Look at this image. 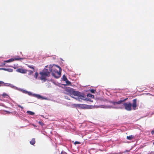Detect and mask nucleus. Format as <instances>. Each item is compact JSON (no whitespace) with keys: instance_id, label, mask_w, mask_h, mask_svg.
<instances>
[{"instance_id":"2eb2a0df","label":"nucleus","mask_w":154,"mask_h":154,"mask_svg":"<svg viewBox=\"0 0 154 154\" xmlns=\"http://www.w3.org/2000/svg\"><path fill=\"white\" fill-rule=\"evenodd\" d=\"M27 71H28L29 72V73H28V74L29 75H31L33 74V72H34L35 71H34V70H33L32 71L30 70H27Z\"/></svg>"},{"instance_id":"0eeeda50","label":"nucleus","mask_w":154,"mask_h":154,"mask_svg":"<svg viewBox=\"0 0 154 154\" xmlns=\"http://www.w3.org/2000/svg\"><path fill=\"white\" fill-rule=\"evenodd\" d=\"M128 98H127L125 99H123V98H121V99L117 102L115 101H112L111 103L114 105H115L116 104H120L122 103L123 102L126 101Z\"/></svg>"},{"instance_id":"20e7f679","label":"nucleus","mask_w":154,"mask_h":154,"mask_svg":"<svg viewBox=\"0 0 154 154\" xmlns=\"http://www.w3.org/2000/svg\"><path fill=\"white\" fill-rule=\"evenodd\" d=\"M39 74L41 76L40 79L43 80L44 82L47 80L46 77H49L50 75V72L48 71V69H44L42 72H40Z\"/></svg>"},{"instance_id":"aec40b11","label":"nucleus","mask_w":154,"mask_h":154,"mask_svg":"<svg viewBox=\"0 0 154 154\" xmlns=\"http://www.w3.org/2000/svg\"><path fill=\"white\" fill-rule=\"evenodd\" d=\"M28 66L29 68L32 69H33V70H34V71H35L34 68L33 67V66H30V65H29Z\"/></svg>"},{"instance_id":"5701e85b","label":"nucleus","mask_w":154,"mask_h":154,"mask_svg":"<svg viewBox=\"0 0 154 154\" xmlns=\"http://www.w3.org/2000/svg\"><path fill=\"white\" fill-rule=\"evenodd\" d=\"M4 85V82L2 81H0V86Z\"/></svg>"},{"instance_id":"b1692460","label":"nucleus","mask_w":154,"mask_h":154,"mask_svg":"<svg viewBox=\"0 0 154 154\" xmlns=\"http://www.w3.org/2000/svg\"><path fill=\"white\" fill-rule=\"evenodd\" d=\"M74 143L76 144H80V143L79 142H78V141H75Z\"/></svg>"},{"instance_id":"393cba45","label":"nucleus","mask_w":154,"mask_h":154,"mask_svg":"<svg viewBox=\"0 0 154 154\" xmlns=\"http://www.w3.org/2000/svg\"><path fill=\"white\" fill-rule=\"evenodd\" d=\"M27 92L29 95H32V93L30 92Z\"/></svg>"},{"instance_id":"bb28decb","label":"nucleus","mask_w":154,"mask_h":154,"mask_svg":"<svg viewBox=\"0 0 154 154\" xmlns=\"http://www.w3.org/2000/svg\"><path fill=\"white\" fill-rule=\"evenodd\" d=\"M151 133L152 134H154V131H151Z\"/></svg>"},{"instance_id":"1a4fd4ad","label":"nucleus","mask_w":154,"mask_h":154,"mask_svg":"<svg viewBox=\"0 0 154 154\" xmlns=\"http://www.w3.org/2000/svg\"><path fill=\"white\" fill-rule=\"evenodd\" d=\"M32 96L39 99H41L42 100L46 99V98H45L44 97L42 96H41L39 94H33L32 95Z\"/></svg>"},{"instance_id":"c85d7f7f","label":"nucleus","mask_w":154,"mask_h":154,"mask_svg":"<svg viewBox=\"0 0 154 154\" xmlns=\"http://www.w3.org/2000/svg\"><path fill=\"white\" fill-rule=\"evenodd\" d=\"M153 144H154V142H153Z\"/></svg>"},{"instance_id":"423d86ee","label":"nucleus","mask_w":154,"mask_h":154,"mask_svg":"<svg viewBox=\"0 0 154 154\" xmlns=\"http://www.w3.org/2000/svg\"><path fill=\"white\" fill-rule=\"evenodd\" d=\"M23 59L22 58H11L10 59H9L8 60H5L4 61V63H9L10 62H12L14 60H22ZM1 66H4L5 64V63H2L1 64Z\"/></svg>"},{"instance_id":"4be33fe9","label":"nucleus","mask_w":154,"mask_h":154,"mask_svg":"<svg viewBox=\"0 0 154 154\" xmlns=\"http://www.w3.org/2000/svg\"><path fill=\"white\" fill-rule=\"evenodd\" d=\"M2 96L4 97H6L7 96H8V95L6 94L5 93H4L2 94Z\"/></svg>"},{"instance_id":"9b49d317","label":"nucleus","mask_w":154,"mask_h":154,"mask_svg":"<svg viewBox=\"0 0 154 154\" xmlns=\"http://www.w3.org/2000/svg\"><path fill=\"white\" fill-rule=\"evenodd\" d=\"M35 143V139L32 138L31 141H30V143L32 145H33Z\"/></svg>"},{"instance_id":"9d476101","label":"nucleus","mask_w":154,"mask_h":154,"mask_svg":"<svg viewBox=\"0 0 154 154\" xmlns=\"http://www.w3.org/2000/svg\"><path fill=\"white\" fill-rule=\"evenodd\" d=\"M134 135H131L129 136H127V139L129 140H131L132 139L134 138Z\"/></svg>"},{"instance_id":"39448f33","label":"nucleus","mask_w":154,"mask_h":154,"mask_svg":"<svg viewBox=\"0 0 154 154\" xmlns=\"http://www.w3.org/2000/svg\"><path fill=\"white\" fill-rule=\"evenodd\" d=\"M77 100H83L85 101H89L92 102L93 100H92L91 99L89 98H87L85 94L82 93H81L79 97H77L75 98Z\"/></svg>"},{"instance_id":"f3484780","label":"nucleus","mask_w":154,"mask_h":154,"mask_svg":"<svg viewBox=\"0 0 154 154\" xmlns=\"http://www.w3.org/2000/svg\"><path fill=\"white\" fill-rule=\"evenodd\" d=\"M90 91L91 93H94L96 91V90L94 89H91L90 90Z\"/></svg>"},{"instance_id":"412c9836","label":"nucleus","mask_w":154,"mask_h":154,"mask_svg":"<svg viewBox=\"0 0 154 154\" xmlns=\"http://www.w3.org/2000/svg\"><path fill=\"white\" fill-rule=\"evenodd\" d=\"M38 123L40 125H41L42 126H43L44 125V123L41 122L39 121L38 122Z\"/></svg>"},{"instance_id":"cd10ccee","label":"nucleus","mask_w":154,"mask_h":154,"mask_svg":"<svg viewBox=\"0 0 154 154\" xmlns=\"http://www.w3.org/2000/svg\"><path fill=\"white\" fill-rule=\"evenodd\" d=\"M5 111V112H6L8 114H9L10 113V112H9L8 111Z\"/></svg>"},{"instance_id":"a878e982","label":"nucleus","mask_w":154,"mask_h":154,"mask_svg":"<svg viewBox=\"0 0 154 154\" xmlns=\"http://www.w3.org/2000/svg\"><path fill=\"white\" fill-rule=\"evenodd\" d=\"M2 69V70H5V71H7V69H6V68H2V69Z\"/></svg>"},{"instance_id":"a211bd4d","label":"nucleus","mask_w":154,"mask_h":154,"mask_svg":"<svg viewBox=\"0 0 154 154\" xmlns=\"http://www.w3.org/2000/svg\"><path fill=\"white\" fill-rule=\"evenodd\" d=\"M38 72H36L35 73V74L34 75V77H35L36 78V79H37V77L38 76Z\"/></svg>"},{"instance_id":"6ab92c4d","label":"nucleus","mask_w":154,"mask_h":154,"mask_svg":"<svg viewBox=\"0 0 154 154\" xmlns=\"http://www.w3.org/2000/svg\"><path fill=\"white\" fill-rule=\"evenodd\" d=\"M7 71L10 72H12L13 71V69L10 68L7 69Z\"/></svg>"},{"instance_id":"6e6552de","label":"nucleus","mask_w":154,"mask_h":154,"mask_svg":"<svg viewBox=\"0 0 154 154\" xmlns=\"http://www.w3.org/2000/svg\"><path fill=\"white\" fill-rule=\"evenodd\" d=\"M16 71L22 73H26L27 72V70L22 68H18L16 69Z\"/></svg>"},{"instance_id":"4468645a","label":"nucleus","mask_w":154,"mask_h":154,"mask_svg":"<svg viewBox=\"0 0 154 154\" xmlns=\"http://www.w3.org/2000/svg\"><path fill=\"white\" fill-rule=\"evenodd\" d=\"M67 78L66 76L65 75H63L62 77L63 80L65 81L66 80H67Z\"/></svg>"},{"instance_id":"dca6fc26","label":"nucleus","mask_w":154,"mask_h":154,"mask_svg":"<svg viewBox=\"0 0 154 154\" xmlns=\"http://www.w3.org/2000/svg\"><path fill=\"white\" fill-rule=\"evenodd\" d=\"M66 82V83L68 85H70L71 84V82H70L68 80V79L67 80L65 81Z\"/></svg>"},{"instance_id":"f257e3e1","label":"nucleus","mask_w":154,"mask_h":154,"mask_svg":"<svg viewBox=\"0 0 154 154\" xmlns=\"http://www.w3.org/2000/svg\"><path fill=\"white\" fill-rule=\"evenodd\" d=\"M49 71L52 72V75L55 78L58 79L60 77L62 69L58 66L55 65L52 68L50 69Z\"/></svg>"},{"instance_id":"7ed1b4c3","label":"nucleus","mask_w":154,"mask_h":154,"mask_svg":"<svg viewBox=\"0 0 154 154\" xmlns=\"http://www.w3.org/2000/svg\"><path fill=\"white\" fill-rule=\"evenodd\" d=\"M137 99H134L133 100V103L132 104L130 103H125L123 104L125 109L128 111H131L132 109L131 107L132 106L133 109L134 110L136 109L137 107Z\"/></svg>"},{"instance_id":"f03ea898","label":"nucleus","mask_w":154,"mask_h":154,"mask_svg":"<svg viewBox=\"0 0 154 154\" xmlns=\"http://www.w3.org/2000/svg\"><path fill=\"white\" fill-rule=\"evenodd\" d=\"M64 93L65 94L69 95L73 98V96H76L79 97L81 92L78 91H75L74 89L70 88H66L64 89Z\"/></svg>"},{"instance_id":"ddd939ff","label":"nucleus","mask_w":154,"mask_h":154,"mask_svg":"<svg viewBox=\"0 0 154 154\" xmlns=\"http://www.w3.org/2000/svg\"><path fill=\"white\" fill-rule=\"evenodd\" d=\"M27 113L31 115H33L35 114V113L34 112L30 111H27Z\"/></svg>"},{"instance_id":"f8f14e48","label":"nucleus","mask_w":154,"mask_h":154,"mask_svg":"<svg viewBox=\"0 0 154 154\" xmlns=\"http://www.w3.org/2000/svg\"><path fill=\"white\" fill-rule=\"evenodd\" d=\"M88 97H90L91 98L94 99V95H92L91 94H88L87 95Z\"/></svg>"}]
</instances>
